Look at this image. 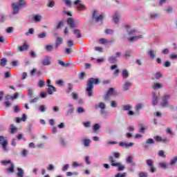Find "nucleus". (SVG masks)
<instances>
[{
  "mask_svg": "<svg viewBox=\"0 0 177 177\" xmlns=\"http://www.w3.org/2000/svg\"><path fill=\"white\" fill-rule=\"evenodd\" d=\"M100 82V81L99 79H95L93 77L88 79L87 82V87L86 88V92L88 97H92V96H93V84L97 85Z\"/></svg>",
  "mask_w": 177,
  "mask_h": 177,
  "instance_id": "f257e3e1",
  "label": "nucleus"
},
{
  "mask_svg": "<svg viewBox=\"0 0 177 177\" xmlns=\"http://www.w3.org/2000/svg\"><path fill=\"white\" fill-rule=\"evenodd\" d=\"M67 24H68L70 28L73 30L74 35H76V38H81V30L75 29L77 27V21L73 19V18H68L67 20Z\"/></svg>",
  "mask_w": 177,
  "mask_h": 177,
  "instance_id": "f03ea898",
  "label": "nucleus"
},
{
  "mask_svg": "<svg viewBox=\"0 0 177 177\" xmlns=\"http://www.w3.org/2000/svg\"><path fill=\"white\" fill-rule=\"evenodd\" d=\"M19 97V93H15L13 96L10 95H6L5 97V102L4 104L6 107H10L12 106V104L8 101L9 99H11V100H15V99H17Z\"/></svg>",
  "mask_w": 177,
  "mask_h": 177,
  "instance_id": "7ed1b4c3",
  "label": "nucleus"
},
{
  "mask_svg": "<svg viewBox=\"0 0 177 177\" xmlns=\"http://www.w3.org/2000/svg\"><path fill=\"white\" fill-rule=\"evenodd\" d=\"M0 145L4 151V153H8L9 151V148L8 147V140H5L3 136H0Z\"/></svg>",
  "mask_w": 177,
  "mask_h": 177,
  "instance_id": "20e7f679",
  "label": "nucleus"
},
{
  "mask_svg": "<svg viewBox=\"0 0 177 177\" xmlns=\"http://www.w3.org/2000/svg\"><path fill=\"white\" fill-rule=\"evenodd\" d=\"M169 99H171V94H165L162 97L160 106H162V107H168V105H169L168 101L169 100Z\"/></svg>",
  "mask_w": 177,
  "mask_h": 177,
  "instance_id": "39448f33",
  "label": "nucleus"
},
{
  "mask_svg": "<svg viewBox=\"0 0 177 177\" xmlns=\"http://www.w3.org/2000/svg\"><path fill=\"white\" fill-rule=\"evenodd\" d=\"M103 19H104V16L103 15H98L97 10H94L93 12V20H95L96 23H99V21H103Z\"/></svg>",
  "mask_w": 177,
  "mask_h": 177,
  "instance_id": "423d86ee",
  "label": "nucleus"
},
{
  "mask_svg": "<svg viewBox=\"0 0 177 177\" xmlns=\"http://www.w3.org/2000/svg\"><path fill=\"white\" fill-rule=\"evenodd\" d=\"M146 164L150 169V172H151L152 174H154V172H156V171H157V169H156V167H154L153 160H151V159L147 160Z\"/></svg>",
  "mask_w": 177,
  "mask_h": 177,
  "instance_id": "0eeeda50",
  "label": "nucleus"
},
{
  "mask_svg": "<svg viewBox=\"0 0 177 177\" xmlns=\"http://www.w3.org/2000/svg\"><path fill=\"white\" fill-rule=\"evenodd\" d=\"M73 3L74 5H77V9L80 12L86 10V7L85 6V5L81 3V0H76L74 1Z\"/></svg>",
  "mask_w": 177,
  "mask_h": 177,
  "instance_id": "6e6552de",
  "label": "nucleus"
},
{
  "mask_svg": "<svg viewBox=\"0 0 177 177\" xmlns=\"http://www.w3.org/2000/svg\"><path fill=\"white\" fill-rule=\"evenodd\" d=\"M131 86L132 82H131L129 80H126L122 86V89L123 92H127V91H129L131 89Z\"/></svg>",
  "mask_w": 177,
  "mask_h": 177,
  "instance_id": "1a4fd4ad",
  "label": "nucleus"
},
{
  "mask_svg": "<svg viewBox=\"0 0 177 177\" xmlns=\"http://www.w3.org/2000/svg\"><path fill=\"white\" fill-rule=\"evenodd\" d=\"M124 28H126L127 30V32L129 34V35L132 36V35H138V31L135 29H131V26L129 25H126L124 26Z\"/></svg>",
  "mask_w": 177,
  "mask_h": 177,
  "instance_id": "9d476101",
  "label": "nucleus"
},
{
  "mask_svg": "<svg viewBox=\"0 0 177 177\" xmlns=\"http://www.w3.org/2000/svg\"><path fill=\"white\" fill-rule=\"evenodd\" d=\"M113 93H114V88H110L108 90L106 95L104 96L105 102H109V100H110V96H113Z\"/></svg>",
  "mask_w": 177,
  "mask_h": 177,
  "instance_id": "9b49d317",
  "label": "nucleus"
},
{
  "mask_svg": "<svg viewBox=\"0 0 177 177\" xmlns=\"http://www.w3.org/2000/svg\"><path fill=\"white\" fill-rule=\"evenodd\" d=\"M51 57L48 55H46L41 61L42 66H50L51 62Z\"/></svg>",
  "mask_w": 177,
  "mask_h": 177,
  "instance_id": "f8f14e48",
  "label": "nucleus"
},
{
  "mask_svg": "<svg viewBox=\"0 0 177 177\" xmlns=\"http://www.w3.org/2000/svg\"><path fill=\"white\" fill-rule=\"evenodd\" d=\"M120 17H121V15H120V12H115L113 17V20L115 24H118Z\"/></svg>",
  "mask_w": 177,
  "mask_h": 177,
  "instance_id": "ddd939ff",
  "label": "nucleus"
},
{
  "mask_svg": "<svg viewBox=\"0 0 177 177\" xmlns=\"http://www.w3.org/2000/svg\"><path fill=\"white\" fill-rule=\"evenodd\" d=\"M12 15H17V13H19V10H20V7L15 3L12 4Z\"/></svg>",
  "mask_w": 177,
  "mask_h": 177,
  "instance_id": "4468645a",
  "label": "nucleus"
},
{
  "mask_svg": "<svg viewBox=\"0 0 177 177\" xmlns=\"http://www.w3.org/2000/svg\"><path fill=\"white\" fill-rule=\"evenodd\" d=\"M157 104H158V95L153 93L152 95V105L157 106Z\"/></svg>",
  "mask_w": 177,
  "mask_h": 177,
  "instance_id": "2eb2a0df",
  "label": "nucleus"
},
{
  "mask_svg": "<svg viewBox=\"0 0 177 177\" xmlns=\"http://www.w3.org/2000/svg\"><path fill=\"white\" fill-rule=\"evenodd\" d=\"M109 162H111L112 167H117L120 165V162H117L113 156H109Z\"/></svg>",
  "mask_w": 177,
  "mask_h": 177,
  "instance_id": "dca6fc26",
  "label": "nucleus"
},
{
  "mask_svg": "<svg viewBox=\"0 0 177 177\" xmlns=\"http://www.w3.org/2000/svg\"><path fill=\"white\" fill-rule=\"evenodd\" d=\"M119 146H120L121 147H126V149H128V147H132V146H133V142L126 143L124 142H120L119 143Z\"/></svg>",
  "mask_w": 177,
  "mask_h": 177,
  "instance_id": "f3484780",
  "label": "nucleus"
},
{
  "mask_svg": "<svg viewBox=\"0 0 177 177\" xmlns=\"http://www.w3.org/2000/svg\"><path fill=\"white\" fill-rule=\"evenodd\" d=\"M48 86L47 91L48 95H53V92H56V87L53 85H47Z\"/></svg>",
  "mask_w": 177,
  "mask_h": 177,
  "instance_id": "a211bd4d",
  "label": "nucleus"
},
{
  "mask_svg": "<svg viewBox=\"0 0 177 177\" xmlns=\"http://www.w3.org/2000/svg\"><path fill=\"white\" fill-rule=\"evenodd\" d=\"M68 109L67 110V115H71L73 113H74V105L72 104H68Z\"/></svg>",
  "mask_w": 177,
  "mask_h": 177,
  "instance_id": "6ab92c4d",
  "label": "nucleus"
},
{
  "mask_svg": "<svg viewBox=\"0 0 177 177\" xmlns=\"http://www.w3.org/2000/svg\"><path fill=\"white\" fill-rule=\"evenodd\" d=\"M122 77L123 80H127L129 77V72L127 69H124L122 71Z\"/></svg>",
  "mask_w": 177,
  "mask_h": 177,
  "instance_id": "aec40b11",
  "label": "nucleus"
},
{
  "mask_svg": "<svg viewBox=\"0 0 177 177\" xmlns=\"http://www.w3.org/2000/svg\"><path fill=\"white\" fill-rule=\"evenodd\" d=\"M83 145L85 147H89V145H91V140L88 138H83L82 140Z\"/></svg>",
  "mask_w": 177,
  "mask_h": 177,
  "instance_id": "412c9836",
  "label": "nucleus"
},
{
  "mask_svg": "<svg viewBox=\"0 0 177 177\" xmlns=\"http://www.w3.org/2000/svg\"><path fill=\"white\" fill-rule=\"evenodd\" d=\"M32 19L36 23H38L39 21H41V20H42V16H41L39 15H36L33 16Z\"/></svg>",
  "mask_w": 177,
  "mask_h": 177,
  "instance_id": "4be33fe9",
  "label": "nucleus"
},
{
  "mask_svg": "<svg viewBox=\"0 0 177 177\" xmlns=\"http://www.w3.org/2000/svg\"><path fill=\"white\" fill-rule=\"evenodd\" d=\"M142 38V35L139 36H134L129 39V41L130 42H135L136 41H138V39H141Z\"/></svg>",
  "mask_w": 177,
  "mask_h": 177,
  "instance_id": "5701e85b",
  "label": "nucleus"
},
{
  "mask_svg": "<svg viewBox=\"0 0 177 177\" xmlns=\"http://www.w3.org/2000/svg\"><path fill=\"white\" fill-rule=\"evenodd\" d=\"M18 172L17 173V177H24V170L21 168H18Z\"/></svg>",
  "mask_w": 177,
  "mask_h": 177,
  "instance_id": "b1692460",
  "label": "nucleus"
},
{
  "mask_svg": "<svg viewBox=\"0 0 177 177\" xmlns=\"http://www.w3.org/2000/svg\"><path fill=\"white\" fill-rule=\"evenodd\" d=\"M160 168H162V169H168L169 168V165L167 164L166 162H160L159 163Z\"/></svg>",
  "mask_w": 177,
  "mask_h": 177,
  "instance_id": "393cba45",
  "label": "nucleus"
},
{
  "mask_svg": "<svg viewBox=\"0 0 177 177\" xmlns=\"http://www.w3.org/2000/svg\"><path fill=\"white\" fill-rule=\"evenodd\" d=\"M108 60L111 64H114L117 63V57L111 56L108 58Z\"/></svg>",
  "mask_w": 177,
  "mask_h": 177,
  "instance_id": "a878e982",
  "label": "nucleus"
},
{
  "mask_svg": "<svg viewBox=\"0 0 177 177\" xmlns=\"http://www.w3.org/2000/svg\"><path fill=\"white\" fill-rule=\"evenodd\" d=\"M27 49H28V45H27V44H24L23 46L19 47V52L27 50Z\"/></svg>",
  "mask_w": 177,
  "mask_h": 177,
  "instance_id": "bb28decb",
  "label": "nucleus"
},
{
  "mask_svg": "<svg viewBox=\"0 0 177 177\" xmlns=\"http://www.w3.org/2000/svg\"><path fill=\"white\" fill-rule=\"evenodd\" d=\"M156 51H154L153 50H151L149 51H148V55L150 57V59H154L156 57Z\"/></svg>",
  "mask_w": 177,
  "mask_h": 177,
  "instance_id": "cd10ccee",
  "label": "nucleus"
},
{
  "mask_svg": "<svg viewBox=\"0 0 177 177\" xmlns=\"http://www.w3.org/2000/svg\"><path fill=\"white\" fill-rule=\"evenodd\" d=\"M10 133H16L17 132V128L15 127L14 124H10Z\"/></svg>",
  "mask_w": 177,
  "mask_h": 177,
  "instance_id": "c85d7f7f",
  "label": "nucleus"
},
{
  "mask_svg": "<svg viewBox=\"0 0 177 177\" xmlns=\"http://www.w3.org/2000/svg\"><path fill=\"white\" fill-rule=\"evenodd\" d=\"M58 64L59 66H62V67H70V64L69 63H64V62L62 60H58Z\"/></svg>",
  "mask_w": 177,
  "mask_h": 177,
  "instance_id": "c756f323",
  "label": "nucleus"
},
{
  "mask_svg": "<svg viewBox=\"0 0 177 177\" xmlns=\"http://www.w3.org/2000/svg\"><path fill=\"white\" fill-rule=\"evenodd\" d=\"M165 12L167 13V15H171V13H174V8L171 6H168L165 10Z\"/></svg>",
  "mask_w": 177,
  "mask_h": 177,
  "instance_id": "7c9ffc66",
  "label": "nucleus"
},
{
  "mask_svg": "<svg viewBox=\"0 0 177 177\" xmlns=\"http://www.w3.org/2000/svg\"><path fill=\"white\" fill-rule=\"evenodd\" d=\"M97 107H100L101 109H106V104L104 102H100L98 105H95V109H97Z\"/></svg>",
  "mask_w": 177,
  "mask_h": 177,
  "instance_id": "2f4dec72",
  "label": "nucleus"
},
{
  "mask_svg": "<svg viewBox=\"0 0 177 177\" xmlns=\"http://www.w3.org/2000/svg\"><path fill=\"white\" fill-rule=\"evenodd\" d=\"M125 59H129V57H131V56H132V50H127L124 53V55Z\"/></svg>",
  "mask_w": 177,
  "mask_h": 177,
  "instance_id": "473e14b6",
  "label": "nucleus"
},
{
  "mask_svg": "<svg viewBox=\"0 0 177 177\" xmlns=\"http://www.w3.org/2000/svg\"><path fill=\"white\" fill-rule=\"evenodd\" d=\"M122 109L124 111H129V110H132V106L129 104H127L124 105Z\"/></svg>",
  "mask_w": 177,
  "mask_h": 177,
  "instance_id": "72a5a7b5",
  "label": "nucleus"
},
{
  "mask_svg": "<svg viewBox=\"0 0 177 177\" xmlns=\"http://www.w3.org/2000/svg\"><path fill=\"white\" fill-rule=\"evenodd\" d=\"M62 42H63V39L62 37H57L55 48H57V46H60V45H62Z\"/></svg>",
  "mask_w": 177,
  "mask_h": 177,
  "instance_id": "f704fd0d",
  "label": "nucleus"
},
{
  "mask_svg": "<svg viewBox=\"0 0 177 177\" xmlns=\"http://www.w3.org/2000/svg\"><path fill=\"white\" fill-rule=\"evenodd\" d=\"M79 174L77 171L71 172L68 171L66 172V176H78Z\"/></svg>",
  "mask_w": 177,
  "mask_h": 177,
  "instance_id": "c9c22d12",
  "label": "nucleus"
},
{
  "mask_svg": "<svg viewBox=\"0 0 177 177\" xmlns=\"http://www.w3.org/2000/svg\"><path fill=\"white\" fill-rule=\"evenodd\" d=\"M44 86H45V80H40L37 83V86H39V88H44Z\"/></svg>",
  "mask_w": 177,
  "mask_h": 177,
  "instance_id": "e433bc0d",
  "label": "nucleus"
},
{
  "mask_svg": "<svg viewBox=\"0 0 177 177\" xmlns=\"http://www.w3.org/2000/svg\"><path fill=\"white\" fill-rule=\"evenodd\" d=\"M7 62H8V60L6 58H2L0 62V66L1 67H5L6 66Z\"/></svg>",
  "mask_w": 177,
  "mask_h": 177,
  "instance_id": "4c0bfd02",
  "label": "nucleus"
},
{
  "mask_svg": "<svg viewBox=\"0 0 177 177\" xmlns=\"http://www.w3.org/2000/svg\"><path fill=\"white\" fill-rule=\"evenodd\" d=\"M153 88L156 90V89H161V88H162V84H161L160 83H155L153 85Z\"/></svg>",
  "mask_w": 177,
  "mask_h": 177,
  "instance_id": "58836bf2",
  "label": "nucleus"
},
{
  "mask_svg": "<svg viewBox=\"0 0 177 177\" xmlns=\"http://www.w3.org/2000/svg\"><path fill=\"white\" fill-rule=\"evenodd\" d=\"M7 172H15V165L13 163H10V168L6 169Z\"/></svg>",
  "mask_w": 177,
  "mask_h": 177,
  "instance_id": "ea45409f",
  "label": "nucleus"
},
{
  "mask_svg": "<svg viewBox=\"0 0 177 177\" xmlns=\"http://www.w3.org/2000/svg\"><path fill=\"white\" fill-rule=\"evenodd\" d=\"M26 4H27V3L26 2V1L19 0L18 1V4H17V5L20 8L21 6H26Z\"/></svg>",
  "mask_w": 177,
  "mask_h": 177,
  "instance_id": "a19ab883",
  "label": "nucleus"
},
{
  "mask_svg": "<svg viewBox=\"0 0 177 177\" xmlns=\"http://www.w3.org/2000/svg\"><path fill=\"white\" fill-rule=\"evenodd\" d=\"M45 49L47 50V52H52L53 50V46L47 45L45 46Z\"/></svg>",
  "mask_w": 177,
  "mask_h": 177,
  "instance_id": "79ce46f5",
  "label": "nucleus"
},
{
  "mask_svg": "<svg viewBox=\"0 0 177 177\" xmlns=\"http://www.w3.org/2000/svg\"><path fill=\"white\" fill-rule=\"evenodd\" d=\"M76 111L78 114H82V113H85V109L82 106H79Z\"/></svg>",
  "mask_w": 177,
  "mask_h": 177,
  "instance_id": "37998d69",
  "label": "nucleus"
},
{
  "mask_svg": "<svg viewBox=\"0 0 177 177\" xmlns=\"http://www.w3.org/2000/svg\"><path fill=\"white\" fill-rule=\"evenodd\" d=\"M158 156H159V157H162V158H165V157H167V156H165V152L162 150L158 151Z\"/></svg>",
  "mask_w": 177,
  "mask_h": 177,
  "instance_id": "c03bdc74",
  "label": "nucleus"
},
{
  "mask_svg": "<svg viewBox=\"0 0 177 177\" xmlns=\"http://www.w3.org/2000/svg\"><path fill=\"white\" fill-rule=\"evenodd\" d=\"M39 39L46 38V32H42L37 35Z\"/></svg>",
  "mask_w": 177,
  "mask_h": 177,
  "instance_id": "a18cd8bd",
  "label": "nucleus"
},
{
  "mask_svg": "<svg viewBox=\"0 0 177 177\" xmlns=\"http://www.w3.org/2000/svg\"><path fill=\"white\" fill-rule=\"evenodd\" d=\"M146 143H147V145H154V143H156V142L154 141V140L153 138H148L146 140Z\"/></svg>",
  "mask_w": 177,
  "mask_h": 177,
  "instance_id": "49530a36",
  "label": "nucleus"
},
{
  "mask_svg": "<svg viewBox=\"0 0 177 177\" xmlns=\"http://www.w3.org/2000/svg\"><path fill=\"white\" fill-rule=\"evenodd\" d=\"M133 160V157L132 156H129L127 158L126 161L127 164H132V160Z\"/></svg>",
  "mask_w": 177,
  "mask_h": 177,
  "instance_id": "de8ad7c7",
  "label": "nucleus"
},
{
  "mask_svg": "<svg viewBox=\"0 0 177 177\" xmlns=\"http://www.w3.org/2000/svg\"><path fill=\"white\" fill-rule=\"evenodd\" d=\"M72 91H73V84H71V83H68L67 93H71Z\"/></svg>",
  "mask_w": 177,
  "mask_h": 177,
  "instance_id": "09e8293b",
  "label": "nucleus"
},
{
  "mask_svg": "<svg viewBox=\"0 0 177 177\" xmlns=\"http://www.w3.org/2000/svg\"><path fill=\"white\" fill-rule=\"evenodd\" d=\"M143 109V104H137L136 106V111H139Z\"/></svg>",
  "mask_w": 177,
  "mask_h": 177,
  "instance_id": "8fccbe9b",
  "label": "nucleus"
},
{
  "mask_svg": "<svg viewBox=\"0 0 177 177\" xmlns=\"http://www.w3.org/2000/svg\"><path fill=\"white\" fill-rule=\"evenodd\" d=\"M158 17V14H157V13L152 12L150 14V18L153 20L155 19H157Z\"/></svg>",
  "mask_w": 177,
  "mask_h": 177,
  "instance_id": "3c124183",
  "label": "nucleus"
},
{
  "mask_svg": "<svg viewBox=\"0 0 177 177\" xmlns=\"http://www.w3.org/2000/svg\"><path fill=\"white\" fill-rule=\"evenodd\" d=\"M177 162V156L173 158L170 161V165H175Z\"/></svg>",
  "mask_w": 177,
  "mask_h": 177,
  "instance_id": "603ef678",
  "label": "nucleus"
},
{
  "mask_svg": "<svg viewBox=\"0 0 177 177\" xmlns=\"http://www.w3.org/2000/svg\"><path fill=\"white\" fill-rule=\"evenodd\" d=\"M8 164H12V162L10 161V160H3L1 161V165H8Z\"/></svg>",
  "mask_w": 177,
  "mask_h": 177,
  "instance_id": "864d4df0",
  "label": "nucleus"
},
{
  "mask_svg": "<svg viewBox=\"0 0 177 177\" xmlns=\"http://www.w3.org/2000/svg\"><path fill=\"white\" fill-rule=\"evenodd\" d=\"M105 34H109L110 35H113L114 34V30L112 29H106Z\"/></svg>",
  "mask_w": 177,
  "mask_h": 177,
  "instance_id": "5fc2aeb1",
  "label": "nucleus"
},
{
  "mask_svg": "<svg viewBox=\"0 0 177 177\" xmlns=\"http://www.w3.org/2000/svg\"><path fill=\"white\" fill-rule=\"evenodd\" d=\"M21 156L24 157H27L28 154V151L27 149H24L23 151L21 152Z\"/></svg>",
  "mask_w": 177,
  "mask_h": 177,
  "instance_id": "6e6d98bb",
  "label": "nucleus"
},
{
  "mask_svg": "<svg viewBox=\"0 0 177 177\" xmlns=\"http://www.w3.org/2000/svg\"><path fill=\"white\" fill-rule=\"evenodd\" d=\"M166 132H167V133H169V135H171V136H175V133L173 132V131L171 130L170 128H167V129H166Z\"/></svg>",
  "mask_w": 177,
  "mask_h": 177,
  "instance_id": "4d7b16f0",
  "label": "nucleus"
},
{
  "mask_svg": "<svg viewBox=\"0 0 177 177\" xmlns=\"http://www.w3.org/2000/svg\"><path fill=\"white\" fill-rule=\"evenodd\" d=\"M39 110L41 113H44L46 110V107H45V105H41L39 107Z\"/></svg>",
  "mask_w": 177,
  "mask_h": 177,
  "instance_id": "13d9d810",
  "label": "nucleus"
},
{
  "mask_svg": "<svg viewBox=\"0 0 177 177\" xmlns=\"http://www.w3.org/2000/svg\"><path fill=\"white\" fill-rule=\"evenodd\" d=\"M161 77H162V74H161V73H160V72H157L155 75V78L156 80H160V78H161Z\"/></svg>",
  "mask_w": 177,
  "mask_h": 177,
  "instance_id": "bf43d9fd",
  "label": "nucleus"
},
{
  "mask_svg": "<svg viewBox=\"0 0 177 177\" xmlns=\"http://www.w3.org/2000/svg\"><path fill=\"white\" fill-rule=\"evenodd\" d=\"M59 143L61 146H66V145H67V142H66V140H64L63 138H60Z\"/></svg>",
  "mask_w": 177,
  "mask_h": 177,
  "instance_id": "052dcab7",
  "label": "nucleus"
},
{
  "mask_svg": "<svg viewBox=\"0 0 177 177\" xmlns=\"http://www.w3.org/2000/svg\"><path fill=\"white\" fill-rule=\"evenodd\" d=\"M115 177H127V173H118Z\"/></svg>",
  "mask_w": 177,
  "mask_h": 177,
  "instance_id": "680f3d73",
  "label": "nucleus"
},
{
  "mask_svg": "<svg viewBox=\"0 0 177 177\" xmlns=\"http://www.w3.org/2000/svg\"><path fill=\"white\" fill-rule=\"evenodd\" d=\"M139 177H147V173L145 171H141L139 173Z\"/></svg>",
  "mask_w": 177,
  "mask_h": 177,
  "instance_id": "e2e57ef3",
  "label": "nucleus"
},
{
  "mask_svg": "<svg viewBox=\"0 0 177 177\" xmlns=\"http://www.w3.org/2000/svg\"><path fill=\"white\" fill-rule=\"evenodd\" d=\"M169 59H171V60H175L177 59V55L176 54H171L169 55Z\"/></svg>",
  "mask_w": 177,
  "mask_h": 177,
  "instance_id": "0e129e2a",
  "label": "nucleus"
},
{
  "mask_svg": "<svg viewBox=\"0 0 177 177\" xmlns=\"http://www.w3.org/2000/svg\"><path fill=\"white\" fill-rule=\"evenodd\" d=\"M47 169L48 171H55V166H53V165H48V167H47Z\"/></svg>",
  "mask_w": 177,
  "mask_h": 177,
  "instance_id": "69168bd1",
  "label": "nucleus"
},
{
  "mask_svg": "<svg viewBox=\"0 0 177 177\" xmlns=\"http://www.w3.org/2000/svg\"><path fill=\"white\" fill-rule=\"evenodd\" d=\"M53 6H55V1H50L48 2V8H53Z\"/></svg>",
  "mask_w": 177,
  "mask_h": 177,
  "instance_id": "338daca9",
  "label": "nucleus"
},
{
  "mask_svg": "<svg viewBox=\"0 0 177 177\" xmlns=\"http://www.w3.org/2000/svg\"><path fill=\"white\" fill-rule=\"evenodd\" d=\"M32 95H33V90L28 89V95L29 96V97H32Z\"/></svg>",
  "mask_w": 177,
  "mask_h": 177,
  "instance_id": "774afa93",
  "label": "nucleus"
}]
</instances>
